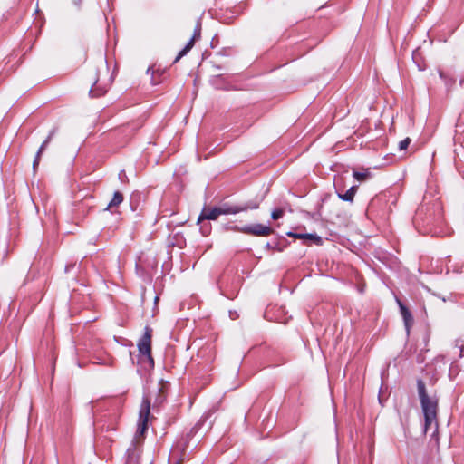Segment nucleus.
<instances>
[{
  "instance_id": "1a4fd4ad",
  "label": "nucleus",
  "mask_w": 464,
  "mask_h": 464,
  "mask_svg": "<svg viewBox=\"0 0 464 464\" xmlns=\"http://www.w3.org/2000/svg\"><path fill=\"white\" fill-rule=\"evenodd\" d=\"M398 304H399V306L401 309V314L403 317L406 328L409 331V327L413 323V317H412L411 314L410 313V311L399 300H398Z\"/></svg>"
},
{
  "instance_id": "f03ea898",
  "label": "nucleus",
  "mask_w": 464,
  "mask_h": 464,
  "mask_svg": "<svg viewBox=\"0 0 464 464\" xmlns=\"http://www.w3.org/2000/svg\"><path fill=\"white\" fill-rule=\"evenodd\" d=\"M150 414V401L144 397L140 404L136 437H142L148 429V420Z\"/></svg>"
},
{
  "instance_id": "ddd939ff",
  "label": "nucleus",
  "mask_w": 464,
  "mask_h": 464,
  "mask_svg": "<svg viewBox=\"0 0 464 464\" xmlns=\"http://www.w3.org/2000/svg\"><path fill=\"white\" fill-rule=\"evenodd\" d=\"M122 200H123L122 194L121 192H119V191L115 192L112 199L109 203V205L106 208V209H110V208L118 207L122 202Z\"/></svg>"
},
{
  "instance_id": "9d476101",
  "label": "nucleus",
  "mask_w": 464,
  "mask_h": 464,
  "mask_svg": "<svg viewBox=\"0 0 464 464\" xmlns=\"http://www.w3.org/2000/svg\"><path fill=\"white\" fill-rule=\"evenodd\" d=\"M353 178L356 180H358L360 182H363V181H366L369 179H371L372 174H371L369 169H363L362 170H355L354 169L353 172Z\"/></svg>"
},
{
  "instance_id": "423d86ee",
  "label": "nucleus",
  "mask_w": 464,
  "mask_h": 464,
  "mask_svg": "<svg viewBox=\"0 0 464 464\" xmlns=\"http://www.w3.org/2000/svg\"><path fill=\"white\" fill-rule=\"evenodd\" d=\"M220 215H221V212H220L219 207L214 208H204L198 219V222L199 223L204 219L216 220V219H218V218Z\"/></svg>"
},
{
  "instance_id": "4468645a",
  "label": "nucleus",
  "mask_w": 464,
  "mask_h": 464,
  "mask_svg": "<svg viewBox=\"0 0 464 464\" xmlns=\"http://www.w3.org/2000/svg\"><path fill=\"white\" fill-rule=\"evenodd\" d=\"M98 81L99 79L96 78L95 81H94V83H93V86L91 88L90 90V95L92 97H98V96H101L102 95L103 93H105L106 90H103V89H101L99 86H98Z\"/></svg>"
},
{
  "instance_id": "7ed1b4c3",
  "label": "nucleus",
  "mask_w": 464,
  "mask_h": 464,
  "mask_svg": "<svg viewBox=\"0 0 464 464\" xmlns=\"http://www.w3.org/2000/svg\"><path fill=\"white\" fill-rule=\"evenodd\" d=\"M234 230L255 237H267L272 235L274 232L270 226H265L262 224L247 225L242 227L235 226Z\"/></svg>"
},
{
  "instance_id": "0eeeda50",
  "label": "nucleus",
  "mask_w": 464,
  "mask_h": 464,
  "mask_svg": "<svg viewBox=\"0 0 464 464\" xmlns=\"http://www.w3.org/2000/svg\"><path fill=\"white\" fill-rule=\"evenodd\" d=\"M54 133H55V129H53L50 131V133H49L48 137L46 138V140L40 146V148H39V150H38V151L36 153V156L34 158V163H33V169H34V171L36 170V168H37V166L40 163V160H41V156H42L43 152L47 148V146L50 143V141H51L52 138L53 137Z\"/></svg>"
},
{
  "instance_id": "f3484780",
  "label": "nucleus",
  "mask_w": 464,
  "mask_h": 464,
  "mask_svg": "<svg viewBox=\"0 0 464 464\" xmlns=\"http://www.w3.org/2000/svg\"><path fill=\"white\" fill-rule=\"evenodd\" d=\"M455 347L460 350V353H462L464 349V343L461 340H456L455 342Z\"/></svg>"
},
{
  "instance_id": "2eb2a0df",
  "label": "nucleus",
  "mask_w": 464,
  "mask_h": 464,
  "mask_svg": "<svg viewBox=\"0 0 464 464\" xmlns=\"http://www.w3.org/2000/svg\"><path fill=\"white\" fill-rule=\"evenodd\" d=\"M284 215V210L282 208H277L274 210L271 214V217L273 219L277 220L281 218Z\"/></svg>"
},
{
  "instance_id": "6e6552de",
  "label": "nucleus",
  "mask_w": 464,
  "mask_h": 464,
  "mask_svg": "<svg viewBox=\"0 0 464 464\" xmlns=\"http://www.w3.org/2000/svg\"><path fill=\"white\" fill-rule=\"evenodd\" d=\"M286 235L290 237L303 239V240H304V242L309 241L315 245L322 244V238L315 234H298V233H294V232H288Z\"/></svg>"
},
{
  "instance_id": "a211bd4d",
  "label": "nucleus",
  "mask_w": 464,
  "mask_h": 464,
  "mask_svg": "<svg viewBox=\"0 0 464 464\" xmlns=\"http://www.w3.org/2000/svg\"><path fill=\"white\" fill-rule=\"evenodd\" d=\"M460 85L464 87V79L460 81Z\"/></svg>"
},
{
  "instance_id": "f8f14e48",
  "label": "nucleus",
  "mask_w": 464,
  "mask_h": 464,
  "mask_svg": "<svg viewBox=\"0 0 464 464\" xmlns=\"http://www.w3.org/2000/svg\"><path fill=\"white\" fill-rule=\"evenodd\" d=\"M356 191L357 186H353L344 194L339 193L338 196L343 200L353 201Z\"/></svg>"
},
{
  "instance_id": "20e7f679",
  "label": "nucleus",
  "mask_w": 464,
  "mask_h": 464,
  "mask_svg": "<svg viewBox=\"0 0 464 464\" xmlns=\"http://www.w3.org/2000/svg\"><path fill=\"white\" fill-rule=\"evenodd\" d=\"M260 200H253L246 202L243 205H230L225 203L219 207L221 215L237 214L239 212L246 211L249 209H257L259 208Z\"/></svg>"
},
{
  "instance_id": "f257e3e1",
  "label": "nucleus",
  "mask_w": 464,
  "mask_h": 464,
  "mask_svg": "<svg viewBox=\"0 0 464 464\" xmlns=\"http://www.w3.org/2000/svg\"><path fill=\"white\" fill-rule=\"evenodd\" d=\"M417 388L421 408L424 413L426 431L431 427L433 423H436L437 421L438 399L435 396L428 395L423 381H418Z\"/></svg>"
},
{
  "instance_id": "9b49d317",
  "label": "nucleus",
  "mask_w": 464,
  "mask_h": 464,
  "mask_svg": "<svg viewBox=\"0 0 464 464\" xmlns=\"http://www.w3.org/2000/svg\"><path fill=\"white\" fill-rule=\"evenodd\" d=\"M199 34L195 33L194 36L192 37V39L188 43V44L184 47L183 50H181L178 56L176 57L175 59V62H178L181 57H183L184 55H186L190 50L191 48L194 46V44H195V40H196V37Z\"/></svg>"
},
{
  "instance_id": "6ab92c4d",
  "label": "nucleus",
  "mask_w": 464,
  "mask_h": 464,
  "mask_svg": "<svg viewBox=\"0 0 464 464\" xmlns=\"http://www.w3.org/2000/svg\"><path fill=\"white\" fill-rule=\"evenodd\" d=\"M440 76L442 78L443 77V73L440 72Z\"/></svg>"
},
{
  "instance_id": "39448f33",
  "label": "nucleus",
  "mask_w": 464,
  "mask_h": 464,
  "mask_svg": "<svg viewBox=\"0 0 464 464\" xmlns=\"http://www.w3.org/2000/svg\"><path fill=\"white\" fill-rule=\"evenodd\" d=\"M151 334L152 330L150 327L145 328V333L138 343L140 353L149 362L150 365H153V359L151 357Z\"/></svg>"
},
{
  "instance_id": "dca6fc26",
  "label": "nucleus",
  "mask_w": 464,
  "mask_h": 464,
  "mask_svg": "<svg viewBox=\"0 0 464 464\" xmlns=\"http://www.w3.org/2000/svg\"><path fill=\"white\" fill-rule=\"evenodd\" d=\"M410 143H411V139L410 138H406V139H404L403 140H401L399 143V149L401 150H406L408 148Z\"/></svg>"
}]
</instances>
